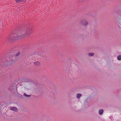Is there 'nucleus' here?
<instances>
[{
    "label": "nucleus",
    "instance_id": "obj_21",
    "mask_svg": "<svg viewBox=\"0 0 121 121\" xmlns=\"http://www.w3.org/2000/svg\"><path fill=\"white\" fill-rule=\"evenodd\" d=\"M25 0H22L23 1H24Z\"/></svg>",
    "mask_w": 121,
    "mask_h": 121
},
{
    "label": "nucleus",
    "instance_id": "obj_20",
    "mask_svg": "<svg viewBox=\"0 0 121 121\" xmlns=\"http://www.w3.org/2000/svg\"><path fill=\"white\" fill-rule=\"evenodd\" d=\"M84 1V0H79V1L80 2H81Z\"/></svg>",
    "mask_w": 121,
    "mask_h": 121
},
{
    "label": "nucleus",
    "instance_id": "obj_23",
    "mask_svg": "<svg viewBox=\"0 0 121 121\" xmlns=\"http://www.w3.org/2000/svg\"><path fill=\"white\" fill-rule=\"evenodd\" d=\"M120 16L121 17V14H120Z\"/></svg>",
    "mask_w": 121,
    "mask_h": 121
},
{
    "label": "nucleus",
    "instance_id": "obj_24",
    "mask_svg": "<svg viewBox=\"0 0 121 121\" xmlns=\"http://www.w3.org/2000/svg\"><path fill=\"white\" fill-rule=\"evenodd\" d=\"M120 30H121H121H120Z\"/></svg>",
    "mask_w": 121,
    "mask_h": 121
},
{
    "label": "nucleus",
    "instance_id": "obj_12",
    "mask_svg": "<svg viewBox=\"0 0 121 121\" xmlns=\"http://www.w3.org/2000/svg\"><path fill=\"white\" fill-rule=\"evenodd\" d=\"M9 90L13 91L15 90V89L13 88V86H12L10 87V88H9Z\"/></svg>",
    "mask_w": 121,
    "mask_h": 121
},
{
    "label": "nucleus",
    "instance_id": "obj_22",
    "mask_svg": "<svg viewBox=\"0 0 121 121\" xmlns=\"http://www.w3.org/2000/svg\"><path fill=\"white\" fill-rule=\"evenodd\" d=\"M52 95H53V93H52Z\"/></svg>",
    "mask_w": 121,
    "mask_h": 121
},
{
    "label": "nucleus",
    "instance_id": "obj_17",
    "mask_svg": "<svg viewBox=\"0 0 121 121\" xmlns=\"http://www.w3.org/2000/svg\"><path fill=\"white\" fill-rule=\"evenodd\" d=\"M24 95L25 97H29L31 96V95H28L26 94L25 93L24 94Z\"/></svg>",
    "mask_w": 121,
    "mask_h": 121
},
{
    "label": "nucleus",
    "instance_id": "obj_15",
    "mask_svg": "<svg viewBox=\"0 0 121 121\" xmlns=\"http://www.w3.org/2000/svg\"><path fill=\"white\" fill-rule=\"evenodd\" d=\"M46 61H47L49 60V57L47 56H45L44 58Z\"/></svg>",
    "mask_w": 121,
    "mask_h": 121
},
{
    "label": "nucleus",
    "instance_id": "obj_7",
    "mask_svg": "<svg viewBox=\"0 0 121 121\" xmlns=\"http://www.w3.org/2000/svg\"><path fill=\"white\" fill-rule=\"evenodd\" d=\"M34 64L35 65L37 66H39L40 65V62L38 61L35 62L34 63Z\"/></svg>",
    "mask_w": 121,
    "mask_h": 121
},
{
    "label": "nucleus",
    "instance_id": "obj_1",
    "mask_svg": "<svg viewBox=\"0 0 121 121\" xmlns=\"http://www.w3.org/2000/svg\"><path fill=\"white\" fill-rule=\"evenodd\" d=\"M31 32V27L30 25L25 26L22 27H18L14 33L10 35L7 38L6 41L11 43L13 42L30 35Z\"/></svg>",
    "mask_w": 121,
    "mask_h": 121
},
{
    "label": "nucleus",
    "instance_id": "obj_2",
    "mask_svg": "<svg viewBox=\"0 0 121 121\" xmlns=\"http://www.w3.org/2000/svg\"><path fill=\"white\" fill-rule=\"evenodd\" d=\"M20 52L19 51L17 50L16 48H14L12 49L10 52V55L12 56H7L6 58H2L0 61V67L5 68L8 65V62L12 61L15 60H16V58H14L16 56H17L20 54ZM15 61V60H14Z\"/></svg>",
    "mask_w": 121,
    "mask_h": 121
},
{
    "label": "nucleus",
    "instance_id": "obj_3",
    "mask_svg": "<svg viewBox=\"0 0 121 121\" xmlns=\"http://www.w3.org/2000/svg\"><path fill=\"white\" fill-rule=\"evenodd\" d=\"M116 24L118 25L119 28L121 29V19L118 18L117 19Z\"/></svg>",
    "mask_w": 121,
    "mask_h": 121
},
{
    "label": "nucleus",
    "instance_id": "obj_9",
    "mask_svg": "<svg viewBox=\"0 0 121 121\" xmlns=\"http://www.w3.org/2000/svg\"><path fill=\"white\" fill-rule=\"evenodd\" d=\"M36 86L38 87L37 88H39V87H42V85L41 84L39 83L36 84Z\"/></svg>",
    "mask_w": 121,
    "mask_h": 121
},
{
    "label": "nucleus",
    "instance_id": "obj_14",
    "mask_svg": "<svg viewBox=\"0 0 121 121\" xmlns=\"http://www.w3.org/2000/svg\"><path fill=\"white\" fill-rule=\"evenodd\" d=\"M42 53L43 56H44V58L45 56H46L47 53L44 51L42 52Z\"/></svg>",
    "mask_w": 121,
    "mask_h": 121
},
{
    "label": "nucleus",
    "instance_id": "obj_10",
    "mask_svg": "<svg viewBox=\"0 0 121 121\" xmlns=\"http://www.w3.org/2000/svg\"><path fill=\"white\" fill-rule=\"evenodd\" d=\"M104 110L103 109H101L99 110V114L100 115H102L103 113Z\"/></svg>",
    "mask_w": 121,
    "mask_h": 121
},
{
    "label": "nucleus",
    "instance_id": "obj_11",
    "mask_svg": "<svg viewBox=\"0 0 121 121\" xmlns=\"http://www.w3.org/2000/svg\"><path fill=\"white\" fill-rule=\"evenodd\" d=\"M24 80L26 81V82H31V80H30L28 78H25V79H22V81H23Z\"/></svg>",
    "mask_w": 121,
    "mask_h": 121
},
{
    "label": "nucleus",
    "instance_id": "obj_18",
    "mask_svg": "<svg viewBox=\"0 0 121 121\" xmlns=\"http://www.w3.org/2000/svg\"><path fill=\"white\" fill-rule=\"evenodd\" d=\"M89 55L90 56H93L94 55V53H89Z\"/></svg>",
    "mask_w": 121,
    "mask_h": 121
},
{
    "label": "nucleus",
    "instance_id": "obj_19",
    "mask_svg": "<svg viewBox=\"0 0 121 121\" xmlns=\"http://www.w3.org/2000/svg\"><path fill=\"white\" fill-rule=\"evenodd\" d=\"M17 3H19L23 2L22 0H16Z\"/></svg>",
    "mask_w": 121,
    "mask_h": 121
},
{
    "label": "nucleus",
    "instance_id": "obj_5",
    "mask_svg": "<svg viewBox=\"0 0 121 121\" xmlns=\"http://www.w3.org/2000/svg\"><path fill=\"white\" fill-rule=\"evenodd\" d=\"M37 91L38 93L40 94L43 91V89L42 87H39V88H37Z\"/></svg>",
    "mask_w": 121,
    "mask_h": 121
},
{
    "label": "nucleus",
    "instance_id": "obj_6",
    "mask_svg": "<svg viewBox=\"0 0 121 121\" xmlns=\"http://www.w3.org/2000/svg\"><path fill=\"white\" fill-rule=\"evenodd\" d=\"M10 109L11 110L14 111L16 112H17L18 111V109L15 107H11L10 108Z\"/></svg>",
    "mask_w": 121,
    "mask_h": 121
},
{
    "label": "nucleus",
    "instance_id": "obj_13",
    "mask_svg": "<svg viewBox=\"0 0 121 121\" xmlns=\"http://www.w3.org/2000/svg\"><path fill=\"white\" fill-rule=\"evenodd\" d=\"M82 95L80 93H78L77 94L76 96L77 98L79 99L81 96Z\"/></svg>",
    "mask_w": 121,
    "mask_h": 121
},
{
    "label": "nucleus",
    "instance_id": "obj_16",
    "mask_svg": "<svg viewBox=\"0 0 121 121\" xmlns=\"http://www.w3.org/2000/svg\"><path fill=\"white\" fill-rule=\"evenodd\" d=\"M117 59L119 60H121V55H118L117 57Z\"/></svg>",
    "mask_w": 121,
    "mask_h": 121
},
{
    "label": "nucleus",
    "instance_id": "obj_8",
    "mask_svg": "<svg viewBox=\"0 0 121 121\" xmlns=\"http://www.w3.org/2000/svg\"><path fill=\"white\" fill-rule=\"evenodd\" d=\"M37 54L38 55L40 56L41 57V59L44 58V56H43L42 52H38L37 53Z\"/></svg>",
    "mask_w": 121,
    "mask_h": 121
},
{
    "label": "nucleus",
    "instance_id": "obj_4",
    "mask_svg": "<svg viewBox=\"0 0 121 121\" xmlns=\"http://www.w3.org/2000/svg\"><path fill=\"white\" fill-rule=\"evenodd\" d=\"M81 24L83 26H86L88 24V23L86 20H82L81 21Z\"/></svg>",
    "mask_w": 121,
    "mask_h": 121
}]
</instances>
